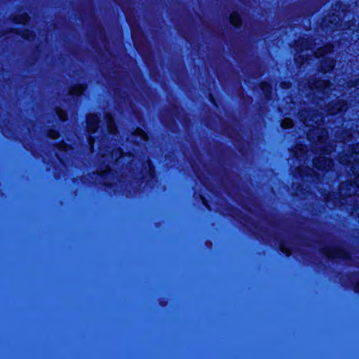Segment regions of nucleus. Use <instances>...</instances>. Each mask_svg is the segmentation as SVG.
Returning <instances> with one entry per match:
<instances>
[{
    "mask_svg": "<svg viewBox=\"0 0 359 359\" xmlns=\"http://www.w3.org/2000/svg\"><path fill=\"white\" fill-rule=\"evenodd\" d=\"M320 252L329 260H334L337 259L345 262L352 260L351 252L339 246H327L322 248Z\"/></svg>",
    "mask_w": 359,
    "mask_h": 359,
    "instance_id": "1",
    "label": "nucleus"
},
{
    "mask_svg": "<svg viewBox=\"0 0 359 359\" xmlns=\"http://www.w3.org/2000/svg\"><path fill=\"white\" fill-rule=\"evenodd\" d=\"M309 45V41L308 38H299L297 40L294 41V50L296 52L297 56L294 57V61L297 64H299V60H300V64H303L306 60V57L304 55L302 54V53L308 50Z\"/></svg>",
    "mask_w": 359,
    "mask_h": 359,
    "instance_id": "2",
    "label": "nucleus"
},
{
    "mask_svg": "<svg viewBox=\"0 0 359 359\" xmlns=\"http://www.w3.org/2000/svg\"><path fill=\"white\" fill-rule=\"evenodd\" d=\"M142 170H146V172L142 174L140 178V181L144 180L147 177H149V180L146 182V184H148L149 180L156 181L157 180L156 166L150 158H147L145 163H142Z\"/></svg>",
    "mask_w": 359,
    "mask_h": 359,
    "instance_id": "3",
    "label": "nucleus"
},
{
    "mask_svg": "<svg viewBox=\"0 0 359 359\" xmlns=\"http://www.w3.org/2000/svg\"><path fill=\"white\" fill-rule=\"evenodd\" d=\"M86 123L87 132L89 134H94L100 127V116L97 113L88 114L86 116Z\"/></svg>",
    "mask_w": 359,
    "mask_h": 359,
    "instance_id": "4",
    "label": "nucleus"
},
{
    "mask_svg": "<svg viewBox=\"0 0 359 359\" xmlns=\"http://www.w3.org/2000/svg\"><path fill=\"white\" fill-rule=\"evenodd\" d=\"M336 65V60L333 57H325L320 60L318 71L323 74L331 73Z\"/></svg>",
    "mask_w": 359,
    "mask_h": 359,
    "instance_id": "5",
    "label": "nucleus"
},
{
    "mask_svg": "<svg viewBox=\"0 0 359 359\" xmlns=\"http://www.w3.org/2000/svg\"><path fill=\"white\" fill-rule=\"evenodd\" d=\"M9 32L14 34L18 36H20L22 39L26 41H32L36 38V34L34 31L28 28L20 29V28H11Z\"/></svg>",
    "mask_w": 359,
    "mask_h": 359,
    "instance_id": "6",
    "label": "nucleus"
},
{
    "mask_svg": "<svg viewBox=\"0 0 359 359\" xmlns=\"http://www.w3.org/2000/svg\"><path fill=\"white\" fill-rule=\"evenodd\" d=\"M348 104L345 100H337L334 103L327 105V112L331 115L337 114L347 109Z\"/></svg>",
    "mask_w": 359,
    "mask_h": 359,
    "instance_id": "7",
    "label": "nucleus"
},
{
    "mask_svg": "<svg viewBox=\"0 0 359 359\" xmlns=\"http://www.w3.org/2000/svg\"><path fill=\"white\" fill-rule=\"evenodd\" d=\"M259 88L264 94V99L269 102L273 100V85L266 81L259 83Z\"/></svg>",
    "mask_w": 359,
    "mask_h": 359,
    "instance_id": "8",
    "label": "nucleus"
},
{
    "mask_svg": "<svg viewBox=\"0 0 359 359\" xmlns=\"http://www.w3.org/2000/svg\"><path fill=\"white\" fill-rule=\"evenodd\" d=\"M228 215L234 220L239 221L240 219L244 221H248L249 217L243 215L242 211L233 205H229L226 209Z\"/></svg>",
    "mask_w": 359,
    "mask_h": 359,
    "instance_id": "9",
    "label": "nucleus"
},
{
    "mask_svg": "<svg viewBox=\"0 0 359 359\" xmlns=\"http://www.w3.org/2000/svg\"><path fill=\"white\" fill-rule=\"evenodd\" d=\"M229 21L231 26L234 29H240L243 25V19L238 11H233L229 17Z\"/></svg>",
    "mask_w": 359,
    "mask_h": 359,
    "instance_id": "10",
    "label": "nucleus"
},
{
    "mask_svg": "<svg viewBox=\"0 0 359 359\" xmlns=\"http://www.w3.org/2000/svg\"><path fill=\"white\" fill-rule=\"evenodd\" d=\"M11 21L15 25H25L30 21V16L27 12H22L21 13L12 15L11 17Z\"/></svg>",
    "mask_w": 359,
    "mask_h": 359,
    "instance_id": "11",
    "label": "nucleus"
},
{
    "mask_svg": "<svg viewBox=\"0 0 359 359\" xmlns=\"http://www.w3.org/2000/svg\"><path fill=\"white\" fill-rule=\"evenodd\" d=\"M104 120L108 133L111 135H114L117 131V126L112 114L110 113L106 114Z\"/></svg>",
    "mask_w": 359,
    "mask_h": 359,
    "instance_id": "12",
    "label": "nucleus"
},
{
    "mask_svg": "<svg viewBox=\"0 0 359 359\" xmlns=\"http://www.w3.org/2000/svg\"><path fill=\"white\" fill-rule=\"evenodd\" d=\"M86 85L81 83H76L73 84L69 90L68 94L73 98H78L81 95L83 90L85 89Z\"/></svg>",
    "mask_w": 359,
    "mask_h": 359,
    "instance_id": "13",
    "label": "nucleus"
},
{
    "mask_svg": "<svg viewBox=\"0 0 359 359\" xmlns=\"http://www.w3.org/2000/svg\"><path fill=\"white\" fill-rule=\"evenodd\" d=\"M327 163L330 165V163H332V160L325 156L314 158L313 160V165L314 168L318 170H323Z\"/></svg>",
    "mask_w": 359,
    "mask_h": 359,
    "instance_id": "14",
    "label": "nucleus"
},
{
    "mask_svg": "<svg viewBox=\"0 0 359 359\" xmlns=\"http://www.w3.org/2000/svg\"><path fill=\"white\" fill-rule=\"evenodd\" d=\"M339 19V15L335 13H332L329 14L327 19H326V18H323L322 26L325 27L334 26L337 24V20Z\"/></svg>",
    "mask_w": 359,
    "mask_h": 359,
    "instance_id": "15",
    "label": "nucleus"
},
{
    "mask_svg": "<svg viewBox=\"0 0 359 359\" xmlns=\"http://www.w3.org/2000/svg\"><path fill=\"white\" fill-rule=\"evenodd\" d=\"M287 244L288 242L284 239L278 240V250L286 257H290L291 255V249Z\"/></svg>",
    "mask_w": 359,
    "mask_h": 359,
    "instance_id": "16",
    "label": "nucleus"
},
{
    "mask_svg": "<svg viewBox=\"0 0 359 359\" xmlns=\"http://www.w3.org/2000/svg\"><path fill=\"white\" fill-rule=\"evenodd\" d=\"M113 170L111 168V167L109 165H106L104 170L100 171V172H93L92 175H95L97 177H100L102 178L103 180L108 179V177L113 174Z\"/></svg>",
    "mask_w": 359,
    "mask_h": 359,
    "instance_id": "17",
    "label": "nucleus"
},
{
    "mask_svg": "<svg viewBox=\"0 0 359 359\" xmlns=\"http://www.w3.org/2000/svg\"><path fill=\"white\" fill-rule=\"evenodd\" d=\"M325 82V80L320 79L319 78H316L313 80L312 82L309 83V88L311 89L319 90L324 86Z\"/></svg>",
    "mask_w": 359,
    "mask_h": 359,
    "instance_id": "18",
    "label": "nucleus"
},
{
    "mask_svg": "<svg viewBox=\"0 0 359 359\" xmlns=\"http://www.w3.org/2000/svg\"><path fill=\"white\" fill-rule=\"evenodd\" d=\"M95 30L99 34L100 39L103 43L107 41L106 29L103 26L98 25L95 27Z\"/></svg>",
    "mask_w": 359,
    "mask_h": 359,
    "instance_id": "19",
    "label": "nucleus"
},
{
    "mask_svg": "<svg viewBox=\"0 0 359 359\" xmlns=\"http://www.w3.org/2000/svg\"><path fill=\"white\" fill-rule=\"evenodd\" d=\"M296 173L301 177H309L310 175V172L312 171L310 167H305L304 168L298 167L295 170Z\"/></svg>",
    "mask_w": 359,
    "mask_h": 359,
    "instance_id": "20",
    "label": "nucleus"
},
{
    "mask_svg": "<svg viewBox=\"0 0 359 359\" xmlns=\"http://www.w3.org/2000/svg\"><path fill=\"white\" fill-rule=\"evenodd\" d=\"M327 55L326 54L323 46L318 48L316 51L314 53V56L316 58L320 59V60L323 59L325 57H327Z\"/></svg>",
    "mask_w": 359,
    "mask_h": 359,
    "instance_id": "21",
    "label": "nucleus"
},
{
    "mask_svg": "<svg viewBox=\"0 0 359 359\" xmlns=\"http://www.w3.org/2000/svg\"><path fill=\"white\" fill-rule=\"evenodd\" d=\"M133 135L135 137H138L144 140V137L147 136V133L144 129L140 127H137L133 132Z\"/></svg>",
    "mask_w": 359,
    "mask_h": 359,
    "instance_id": "22",
    "label": "nucleus"
},
{
    "mask_svg": "<svg viewBox=\"0 0 359 359\" xmlns=\"http://www.w3.org/2000/svg\"><path fill=\"white\" fill-rule=\"evenodd\" d=\"M323 47L327 55L332 53L334 50V45L332 42L326 43Z\"/></svg>",
    "mask_w": 359,
    "mask_h": 359,
    "instance_id": "23",
    "label": "nucleus"
},
{
    "mask_svg": "<svg viewBox=\"0 0 359 359\" xmlns=\"http://www.w3.org/2000/svg\"><path fill=\"white\" fill-rule=\"evenodd\" d=\"M47 136L50 138L55 139L59 136V132L57 130L50 128L47 131Z\"/></svg>",
    "mask_w": 359,
    "mask_h": 359,
    "instance_id": "24",
    "label": "nucleus"
},
{
    "mask_svg": "<svg viewBox=\"0 0 359 359\" xmlns=\"http://www.w3.org/2000/svg\"><path fill=\"white\" fill-rule=\"evenodd\" d=\"M55 112H56V114L57 115L58 118L61 120V121H65L66 120V114L65 113V111L59 107H55Z\"/></svg>",
    "mask_w": 359,
    "mask_h": 359,
    "instance_id": "25",
    "label": "nucleus"
},
{
    "mask_svg": "<svg viewBox=\"0 0 359 359\" xmlns=\"http://www.w3.org/2000/svg\"><path fill=\"white\" fill-rule=\"evenodd\" d=\"M198 197L201 201L202 204L207 208H210L208 199L202 194H198Z\"/></svg>",
    "mask_w": 359,
    "mask_h": 359,
    "instance_id": "26",
    "label": "nucleus"
},
{
    "mask_svg": "<svg viewBox=\"0 0 359 359\" xmlns=\"http://www.w3.org/2000/svg\"><path fill=\"white\" fill-rule=\"evenodd\" d=\"M55 147H57V149L59 151H65L67 148H69L70 147V145L68 144L67 143L62 142V143H60V144H55Z\"/></svg>",
    "mask_w": 359,
    "mask_h": 359,
    "instance_id": "27",
    "label": "nucleus"
},
{
    "mask_svg": "<svg viewBox=\"0 0 359 359\" xmlns=\"http://www.w3.org/2000/svg\"><path fill=\"white\" fill-rule=\"evenodd\" d=\"M101 185L104 188V189H112L113 187H114V183L111 182H109V181H105L104 180L103 182H101Z\"/></svg>",
    "mask_w": 359,
    "mask_h": 359,
    "instance_id": "28",
    "label": "nucleus"
},
{
    "mask_svg": "<svg viewBox=\"0 0 359 359\" xmlns=\"http://www.w3.org/2000/svg\"><path fill=\"white\" fill-rule=\"evenodd\" d=\"M208 100L209 102L212 104V105H215L216 106L217 105V100H216V98L214 96V95H212V93H209L208 94Z\"/></svg>",
    "mask_w": 359,
    "mask_h": 359,
    "instance_id": "29",
    "label": "nucleus"
},
{
    "mask_svg": "<svg viewBox=\"0 0 359 359\" xmlns=\"http://www.w3.org/2000/svg\"><path fill=\"white\" fill-rule=\"evenodd\" d=\"M353 289L355 293L359 294V280L353 284Z\"/></svg>",
    "mask_w": 359,
    "mask_h": 359,
    "instance_id": "30",
    "label": "nucleus"
},
{
    "mask_svg": "<svg viewBox=\"0 0 359 359\" xmlns=\"http://www.w3.org/2000/svg\"><path fill=\"white\" fill-rule=\"evenodd\" d=\"M336 6H337L339 9H341V8H344V7H345V6H346V5L344 4V3L343 1H337L336 2Z\"/></svg>",
    "mask_w": 359,
    "mask_h": 359,
    "instance_id": "31",
    "label": "nucleus"
},
{
    "mask_svg": "<svg viewBox=\"0 0 359 359\" xmlns=\"http://www.w3.org/2000/svg\"><path fill=\"white\" fill-rule=\"evenodd\" d=\"M352 25H355V22L351 20H348L346 22V26L349 29L351 27V26Z\"/></svg>",
    "mask_w": 359,
    "mask_h": 359,
    "instance_id": "32",
    "label": "nucleus"
},
{
    "mask_svg": "<svg viewBox=\"0 0 359 359\" xmlns=\"http://www.w3.org/2000/svg\"><path fill=\"white\" fill-rule=\"evenodd\" d=\"M281 87L283 88H288L290 87V83L283 81L281 83Z\"/></svg>",
    "mask_w": 359,
    "mask_h": 359,
    "instance_id": "33",
    "label": "nucleus"
},
{
    "mask_svg": "<svg viewBox=\"0 0 359 359\" xmlns=\"http://www.w3.org/2000/svg\"><path fill=\"white\" fill-rule=\"evenodd\" d=\"M39 50H40L39 45L35 46V47H34V52H37L38 53V52H39Z\"/></svg>",
    "mask_w": 359,
    "mask_h": 359,
    "instance_id": "34",
    "label": "nucleus"
},
{
    "mask_svg": "<svg viewBox=\"0 0 359 359\" xmlns=\"http://www.w3.org/2000/svg\"><path fill=\"white\" fill-rule=\"evenodd\" d=\"M36 59H34V62H28V66H29V67L32 66L34 64V62H36Z\"/></svg>",
    "mask_w": 359,
    "mask_h": 359,
    "instance_id": "35",
    "label": "nucleus"
},
{
    "mask_svg": "<svg viewBox=\"0 0 359 359\" xmlns=\"http://www.w3.org/2000/svg\"><path fill=\"white\" fill-rule=\"evenodd\" d=\"M173 107H174L175 109H178V107H177V105H176V104H174V105H173Z\"/></svg>",
    "mask_w": 359,
    "mask_h": 359,
    "instance_id": "36",
    "label": "nucleus"
},
{
    "mask_svg": "<svg viewBox=\"0 0 359 359\" xmlns=\"http://www.w3.org/2000/svg\"><path fill=\"white\" fill-rule=\"evenodd\" d=\"M355 274H358V273H356V272H353V273H351V275H355Z\"/></svg>",
    "mask_w": 359,
    "mask_h": 359,
    "instance_id": "37",
    "label": "nucleus"
},
{
    "mask_svg": "<svg viewBox=\"0 0 359 359\" xmlns=\"http://www.w3.org/2000/svg\"><path fill=\"white\" fill-rule=\"evenodd\" d=\"M138 191L137 190H134V193H137Z\"/></svg>",
    "mask_w": 359,
    "mask_h": 359,
    "instance_id": "38",
    "label": "nucleus"
}]
</instances>
